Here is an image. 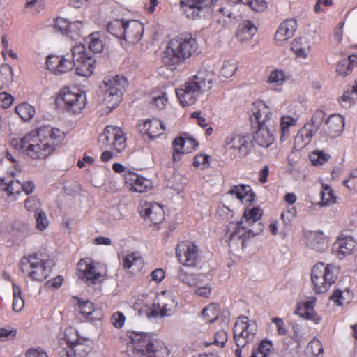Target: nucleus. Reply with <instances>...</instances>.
<instances>
[{
    "mask_svg": "<svg viewBox=\"0 0 357 357\" xmlns=\"http://www.w3.org/2000/svg\"><path fill=\"white\" fill-rule=\"evenodd\" d=\"M64 138L65 134L60 129L44 125L21 138L11 139L10 146L33 160H43L62 144Z\"/></svg>",
    "mask_w": 357,
    "mask_h": 357,
    "instance_id": "nucleus-1",
    "label": "nucleus"
},
{
    "mask_svg": "<svg viewBox=\"0 0 357 357\" xmlns=\"http://www.w3.org/2000/svg\"><path fill=\"white\" fill-rule=\"evenodd\" d=\"M199 52L196 36L190 32H183L168 41L162 52V61L169 67L176 68Z\"/></svg>",
    "mask_w": 357,
    "mask_h": 357,
    "instance_id": "nucleus-2",
    "label": "nucleus"
},
{
    "mask_svg": "<svg viewBox=\"0 0 357 357\" xmlns=\"http://www.w3.org/2000/svg\"><path fill=\"white\" fill-rule=\"evenodd\" d=\"M132 357H168L165 342L151 333L131 332L129 336Z\"/></svg>",
    "mask_w": 357,
    "mask_h": 357,
    "instance_id": "nucleus-3",
    "label": "nucleus"
},
{
    "mask_svg": "<svg viewBox=\"0 0 357 357\" xmlns=\"http://www.w3.org/2000/svg\"><path fill=\"white\" fill-rule=\"evenodd\" d=\"M108 32L130 44L138 43L144 33L143 24L136 20L114 19L107 24Z\"/></svg>",
    "mask_w": 357,
    "mask_h": 357,
    "instance_id": "nucleus-4",
    "label": "nucleus"
},
{
    "mask_svg": "<svg viewBox=\"0 0 357 357\" xmlns=\"http://www.w3.org/2000/svg\"><path fill=\"white\" fill-rule=\"evenodd\" d=\"M338 268L333 264L318 262L311 270V282L313 291L317 294L327 292L337 278Z\"/></svg>",
    "mask_w": 357,
    "mask_h": 357,
    "instance_id": "nucleus-5",
    "label": "nucleus"
},
{
    "mask_svg": "<svg viewBox=\"0 0 357 357\" xmlns=\"http://www.w3.org/2000/svg\"><path fill=\"white\" fill-rule=\"evenodd\" d=\"M259 233L254 227H250L243 221L229 222L225 228L224 238L232 250H243L247 241Z\"/></svg>",
    "mask_w": 357,
    "mask_h": 357,
    "instance_id": "nucleus-6",
    "label": "nucleus"
},
{
    "mask_svg": "<svg viewBox=\"0 0 357 357\" xmlns=\"http://www.w3.org/2000/svg\"><path fill=\"white\" fill-rule=\"evenodd\" d=\"M48 261L39 257L38 254H29L23 256L20 261L22 273L32 281L43 282L50 275L47 267Z\"/></svg>",
    "mask_w": 357,
    "mask_h": 357,
    "instance_id": "nucleus-7",
    "label": "nucleus"
},
{
    "mask_svg": "<svg viewBox=\"0 0 357 357\" xmlns=\"http://www.w3.org/2000/svg\"><path fill=\"white\" fill-rule=\"evenodd\" d=\"M102 84L105 91L102 102L111 111L121 101L123 90L128 84L127 79L123 76L116 75L112 78H105Z\"/></svg>",
    "mask_w": 357,
    "mask_h": 357,
    "instance_id": "nucleus-8",
    "label": "nucleus"
},
{
    "mask_svg": "<svg viewBox=\"0 0 357 357\" xmlns=\"http://www.w3.org/2000/svg\"><path fill=\"white\" fill-rule=\"evenodd\" d=\"M62 103L66 112L72 114H79L86 104V94L78 89L73 91L69 87H63L55 98V104Z\"/></svg>",
    "mask_w": 357,
    "mask_h": 357,
    "instance_id": "nucleus-9",
    "label": "nucleus"
},
{
    "mask_svg": "<svg viewBox=\"0 0 357 357\" xmlns=\"http://www.w3.org/2000/svg\"><path fill=\"white\" fill-rule=\"evenodd\" d=\"M73 64L77 75L89 77L93 74L96 67L93 56L86 52L85 46L79 44L72 48Z\"/></svg>",
    "mask_w": 357,
    "mask_h": 357,
    "instance_id": "nucleus-10",
    "label": "nucleus"
},
{
    "mask_svg": "<svg viewBox=\"0 0 357 357\" xmlns=\"http://www.w3.org/2000/svg\"><path fill=\"white\" fill-rule=\"evenodd\" d=\"M257 332V325L245 316L239 317L234 327V338L236 346L244 347L252 342Z\"/></svg>",
    "mask_w": 357,
    "mask_h": 357,
    "instance_id": "nucleus-11",
    "label": "nucleus"
},
{
    "mask_svg": "<svg viewBox=\"0 0 357 357\" xmlns=\"http://www.w3.org/2000/svg\"><path fill=\"white\" fill-rule=\"evenodd\" d=\"M98 142L105 148H109L116 153H121L126 147V138L119 127L107 126L100 135Z\"/></svg>",
    "mask_w": 357,
    "mask_h": 357,
    "instance_id": "nucleus-12",
    "label": "nucleus"
},
{
    "mask_svg": "<svg viewBox=\"0 0 357 357\" xmlns=\"http://www.w3.org/2000/svg\"><path fill=\"white\" fill-rule=\"evenodd\" d=\"M252 112L250 121L253 128H275L272 110L264 102L257 101L254 102Z\"/></svg>",
    "mask_w": 357,
    "mask_h": 357,
    "instance_id": "nucleus-13",
    "label": "nucleus"
},
{
    "mask_svg": "<svg viewBox=\"0 0 357 357\" xmlns=\"http://www.w3.org/2000/svg\"><path fill=\"white\" fill-rule=\"evenodd\" d=\"M178 261L185 266L194 267L197 264L199 254V248L193 242H180L176 249Z\"/></svg>",
    "mask_w": 357,
    "mask_h": 357,
    "instance_id": "nucleus-14",
    "label": "nucleus"
},
{
    "mask_svg": "<svg viewBox=\"0 0 357 357\" xmlns=\"http://www.w3.org/2000/svg\"><path fill=\"white\" fill-rule=\"evenodd\" d=\"M138 212L144 220L153 225L160 224L165 219L163 206L155 202L141 201L138 206Z\"/></svg>",
    "mask_w": 357,
    "mask_h": 357,
    "instance_id": "nucleus-15",
    "label": "nucleus"
},
{
    "mask_svg": "<svg viewBox=\"0 0 357 357\" xmlns=\"http://www.w3.org/2000/svg\"><path fill=\"white\" fill-rule=\"evenodd\" d=\"M177 306L176 300L170 294L162 292L158 296L148 313L150 317H165L171 315Z\"/></svg>",
    "mask_w": 357,
    "mask_h": 357,
    "instance_id": "nucleus-16",
    "label": "nucleus"
},
{
    "mask_svg": "<svg viewBox=\"0 0 357 357\" xmlns=\"http://www.w3.org/2000/svg\"><path fill=\"white\" fill-rule=\"evenodd\" d=\"M36 186L33 181H27L21 183L13 178H0V190L5 192L8 197H16L23 191L29 195L35 190Z\"/></svg>",
    "mask_w": 357,
    "mask_h": 357,
    "instance_id": "nucleus-17",
    "label": "nucleus"
},
{
    "mask_svg": "<svg viewBox=\"0 0 357 357\" xmlns=\"http://www.w3.org/2000/svg\"><path fill=\"white\" fill-rule=\"evenodd\" d=\"M79 278L87 285H96L102 280V275L91 259H81L77 263Z\"/></svg>",
    "mask_w": 357,
    "mask_h": 357,
    "instance_id": "nucleus-18",
    "label": "nucleus"
},
{
    "mask_svg": "<svg viewBox=\"0 0 357 357\" xmlns=\"http://www.w3.org/2000/svg\"><path fill=\"white\" fill-rule=\"evenodd\" d=\"M225 146L226 149L234 157L244 156L249 153L250 138L248 135H234L227 137Z\"/></svg>",
    "mask_w": 357,
    "mask_h": 357,
    "instance_id": "nucleus-19",
    "label": "nucleus"
},
{
    "mask_svg": "<svg viewBox=\"0 0 357 357\" xmlns=\"http://www.w3.org/2000/svg\"><path fill=\"white\" fill-rule=\"evenodd\" d=\"M137 128L143 137L146 136L149 139L158 137L165 130L164 123L155 118L139 120L137 124Z\"/></svg>",
    "mask_w": 357,
    "mask_h": 357,
    "instance_id": "nucleus-20",
    "label": "nucleus"
},
{
    "mask_svg": "<svg viewBox=\"0 0 357 357\" xmlns=\"http://www.w3.org/2000/svg\"><path fill=\"white\" fill-rule=\"evenodd\" d=\"M125 185L131 192H145L152 188V181L135 172H128L124 176Z\"/></svg>",
    "mask_w": 357,
    "mask_h": 357,
    "instance_id": "nucleus-21",
    "label": "nucleus"
},
{
    "mask_svg": "<svg viewBox=\"0 0 357 357\" xmlns=\"http://www.w3.org/2000/svg\"><path fill=\"white\" fill-rule=\"evenodd\" d=\"M188 81L200 93H204L213 87L215 75L213 71L206 68H200L195 75L189 78Z\"/></svg>",
    "mask_w": 357,
    "mask_h": 357,
    "instance_id": "nucleus-22",
    "label": "nucleus"
},
{
    "mask_svg": "<svg viewBox=\"0 0 357 357\" xmlns=\"http://www.w3.org/2000/svg\"><path fill=\"white\" fill-rule=\"evenodd\" d=\"M198 145L197 141L192 137L181 136L176 137L172 142L174 160H180L182 155L195 151Z\"/></svg>",
    "mask_w": 357,
    "mask_h": 357,
    "instance_id": "nucleus-23",
    "label": "nucleus"
},
{
    "mask_svg": "<svg viewBox=\"0 0 357 357\" xmlns=\"http://www.w3.org/2000/svg\"><path fill=\"white\" fill-rule=\"evenodd\" d=\"M298 27L296 20L286 19L281 22L275 33L274 39L278 43H284L293 38Z\"/></svg>",
    "mask_w": 357,
    "mask_h": 357,
    "instance_id": "nucleus-24",
    "label": "nucleus"
},
{
    "mask_svg": "<svg viewBox=\"0 0 357 357\" xmlns=\"http://www.w3.org/2000/svg\"><path fill=\"white\" fill-rule=\"evenodd\" d=\"M46 66L54 75H61L73 68L72 61L57 55L48 56Z\"/></svg>",
    "mask_w": 357,
    "mask_h": 357,
    "instance_id": "nucleus-25",
    "label": "nucleus"
},
{
    "mask_svg": "<svg viewBox=\"0 0 357 357\" xmlns=\"http://www.w3.org/2000/svg\"><path fill=\"white\" fill-rule=\"evenodd\" d=\"M315 132L316 130L312 123L305 124L294 137V149L297 151H301L310 144Z\"/></svg>",
    "mask_w": 357,
    "mask_h": 357,
    "instance_id": "nucleus-26",
    "label": "nucleus"
},
{
    "mask_svg": "<svg viewBox=\"0 0 357 357\" xmlns=\"http://www.w3.org/2000/svg\"><path fill=\"white\" fill-rule=\"evenodd\" d=\"M176 93L181 104L185 107L192 105L197 101L200 91L188 81L184 84V89H177Z\"/></svg>",
    "mask_w": 357,
    "mask_h": 357,
    "instance_id": "nucleus-27",
    "label": "nucleus"
},
{
    "mask_svg": "<svg viewBox=\"0 0 357 357\" xmlns=\"http://www.w3.org/2000/svg\"><path fill=\"white\" fill-rule=\"evenodd\" d=\"M229 195L234 196L243 204L251 203L254 201L255 195L249 185L239 184L231 187Z\"/></svg>",
    "mask_w": 357,
    "mask_h": 357,
    "instance_id": "nucleus-28",
    "label": "nucleus"
},
{
    "mask_svg": "<svg viewBox=\"0 0 357 357\" xmlns=\"http://www.w3.org/2000/svg\"><path fill=\"white\" fill-rule=\"evenodd\" d=\"M253 135L255 142L261 147H268L274 142L275 128L258 127Z\"/></svg>",
    "mask_w": 357,
    "mask_h": 357,
    "instance_id": "nucleus-29",
    "label": "nucleus"
},
{
    "mask_svg": "<svg viewBox=\"0 0 357 357\" xmlns=\"http://www.w3.org/2000/svg\"><path fill=\"white\" fill-rule=\"evenodd\" d=\"M326 132L331 137L339 136L344 128V119L342 116L333 114L329 116L326 121Z\"/></svg>",
    "mask_w": 357,
    "mask_h": 357,
    "instance_id": "nucleus-30",
    "label": "nucleus"
},
{
    "mask_svg": "<svg viewBox=\"0 0 357 357\" xmlns=\"http://www.w3.org/2000/svg\"><path fill=\"white\" fill-rule=\"evenodd\" d=\"M356 241L353 237L350 236H344L341 234L338 236L337 240L333 244L334 248H337V255H342V256H347L353 252L356 247Z\"/></svg>",
    "mask_w": 357,
    "mask_h": 357,
    "instance_id": "nucleus-31",
    "label": "nucleus"
},
{
    "mask_svg": "<svg viewBox=\"0 0 357 357\" xmlns=\"http://www.w3.org/2000/svg\"><path fill=\"white\" fill-rule=\"evenodd\" d=\"M79 311L86 319L90 321L101 320L103 317L102 311L95 308L93 303L89 301L79 303Z\"/></svg>",
    "mask_w": 357,
    "mask_h": 357,
    "instance_id": "nucleus-32",
    "label": "nucleus"
},
{
    "mask_svg": "<svg viewBox=\"0 0 357 357\" xmlns=\"http://www.w3.org/2000/svg\"><path fill=\"white\" fill-rule=\"evenodd\" d=\"M122 264L123 268L128 269L132 274L140 272L144 267L142 257L136 252L125 256L122 259Z\"/></svg>",
    "mask_w": 357,
    "mask_h": 357,
    "instance_id": "nucleus-33",
    "label": "nucleus"
},
{
    "mask_svg": "<svg viewBox=\"0 0 357 357\" xmlns=\"http://www.w3.org/2000/svg\"><path fill=\"white\" fill-rule=\"evenodd\" d=\"M314 300L299 303L296 307V313L306 319L312 320L316 324L319 323L321 319L314 311Z\"/></svg>",
    "mask_w": 357,
    "mask_h": 357,
    "instance_id": "nucleus-34",
    "label": "nucleus"
},
{
    "mask_svg": "<svg viewBox=\"0 0 357 357\" xmlns=\"http://www.w3.org/2000/svg\"><path fill=\"white\" fill-rule=\"evenodd\" d=\"M310 247L318 252H323L327 248L328 238L322 231H310L307 235Z\"/></svg>",
    "mask_w": 357,
    "mask_h": 357,
    "instance_id": "nucleus-35",
    "label": "nucleus"
},
{
    "mask_svg": "<svg viewBox=\"0 0 357 357\" xmlns=\"http://www.w3.org/2000/svg\"><path fill=\"white\" fill-rule=\"evenodd\" d=\"M257 28L251 21L240 24L236 32V36L241 42L250 40L257 32Z\"/></svg>",
    "mask_w": 357,
    "mask_h": 357,
    "instance_id": "nucleus-36",
    "label": "nucleus"
},
{
    "mask_svg": "<svg viewBox=\"0 0 357 357\" xmlns=\"http://www.w3.org/2000/svg\"><path fill=\"white\" fill-rule=\"evenodd\" d=\"M181 9L186 17L190 20L200 17V13L204 10V8L200 7L195 0L181 1Z\"/></svg>",
    "mask_w": 357,
    "mask_h": 357,
    "instance_id": "nucleus-37",
    "label": "nucleus"
},
{
    "mask_svg": "<svg viewBox=\"0 0 357 357\" xmlns=\"http://www.w3.org/2000/svg\"><path fill=\"white\" fill-rule=\"evenodd\" d=\"M168 102L167 93L160 89H153L149 94V104L158 109H163Z\"/></svg>",
    "mask_w": 357,
    "mask_h": 357,
    "instance_id": "nucleus-38",
    "label": "nucleus"
},
{
    "mask_svg": "<svg viewBox=\"0 0 357 357\" xmlns=\"http://www.w3.org/2000/svg\"><path fill=\"white\" fill-rule=\"evenodd\" d=\"M263 211L259 207H246L243 211L241 221L250 227H254V225L261 219Z\"/></svg>",
    "mask_w": 357,
    "mask_h": 357,
    "instance_id": "nucleus-39",
    "label": "nucleus"
},
{
    "mask_svg": "<svg viewBox=\"0 0 357 357\" xmlns=\"http://www.w3.org/2000/svg\"><path fill=\"white\" fill-rule=\"evenodd\" d=\"M353 293L348 289L342 291L336 289L330 296V299L337 306L349 303L353 299Z\"/></svg>",
    "mask_w": 357,
    "mask_h": 357,
    "instance_id": "nucleus-40",
    "label": "nucleus"
},
{
    "mask_svg": "<svg viewBox=\"0 0 357 357\" xmlns=\"http://www.w3.org/2000/svg\"><path fill=\"white\" fill-rule=\"evenodd\" d=\"M321 206H330L336 203L337 197L330 185L328 184L321 185Z\"/></svg>",
    "mask_w": 357,
    "mask_h": 357,
    "instance_id": "nucleus-41",
    "label": "nucleus"
},
{
    "mask_svg": "<svg viewBox=\"0 0 357 357\" xmlns=\"http://www.w3.org/2000/svg\"><path fill=\"white\" fill-rule=\"evenodd\" d=\"M15 113L24 121H29L35 114V108L27 102H22L15 107Z\"/></svg>",
    "mask_w": 357,
    "mask_h": 357,
    "instance_id": "nucleus-42",
    "label": "nucleus"
},
{
    "mask_svg": "<svg viewBox=\"0 0 357 357\" xmlns=\"http://www.w3.org/2000/svg\"><path fill=\"white\" fill-rule=\"evenodd\" d=\"M220 308L215 303H211L202 310V317L206 323H212L215 321L220 314Z\"/></svg>",
    "mask_w": 357,
    "mask_h": 357,
    "instance_id": "nucleus-43",
    "label": "nucleus"
},
{
    "mask_svg": "<svg viewBox=\"0 0 357 357\" xmlns=\"http://www.w3.org/2000/svg\"><path fill=\"white\" fill-rule=\"evenodd\" d=\"M200 275L195 273H188L183 269H181L178 273V280L189 287H197L199 283Z\"/></svg>",
    "mask_w": 357,
    "mask_h": 357,
    "instance_id": "nucleus-44",
    "label": "nucleus"
},
{
    "mask_svg": "<svg viewBox=\"0 0 357 357\" xmlns=\"http://www.w3.org/2000/svg\"><path fill=\"white\" fill-rule=\"evenodd\" d=\"M291 50L297 57L306 59L310 52V46L303 45L301 38H296L291 44Z\"/></svg>",
    "mask_w": 357,
    "mask_h": 357,
    "instance_id": "nucleus-45",
    "label": "nucleus"
},
{
    "mask_svg": "<svg viewBox=\"0 0 357 357\" xmlns=\"http://www.w3.org/2000/svg\"><path fill=\"white\" fill-rule=\"evenodd\" d=\"M273 345L270 341L263 340L253 349L250 357H268L271 353Z\"/></svg>",
    "mask_w": 357,
    "mask_h": 357,
    "instance_id": "nucleus-46",
    "label": "nucleus"
},
{
    "mask_svg": "<svg viewBox=\"0 0 357 357\" xmlns=\"http://www.w3.org/2000/svg\"><path fill=\"white\" fill-rule=\"evenodd\" d=\"M234 3L248 6L253 11L261 13L267 8V2L265 0H232Z\"/></svg>",
    "mask_w": 357,
    "mask_h": 357,
    "instance_id": "nucleus-47",
    "label": "nucleus"
},
{
    "mask_svg": "<svg viewBox=\"0 0 357 357\" xmlns=\"http://www.w3.org/2000/svg\"><path fill=\"white\" fill-rule=\"evenodd\" d=\"M88 47L94 53H99L102 51L104 45L101 39V35L99 33H92L89 36Z\"/></svg>",
    "mask_w": 357,
    "mask_h": 357,
    "instance_id": "nucleus-48",
    "label": "nucleus"
},
{
    "mask_svg": "<svg viewBox=\"0 0 357 357\" xmlns=\"http://www.w3.org/2000/svg\"><path fill=\"white\" fill-rule=\"evenodd\" d=\"M13 310L15 312H20L24 306V301L21 296V288L17 284H13Z\"/></svg>",
    "mask_w": 357,
    "mask_h": 357,
    "instance_id": "nucleus-49",
    "label": "nucleus"
},
{
    "mask_svg": "<svg viewBox=\"0 0 357 357\" xmlns=\"http://www.w3.org/2000/svg\"><path fill=\"white\" fill-rule=\"evenodd\" d=\"M337 101L342 107L349 109L355 105L357 98L351 90H347L338 98Z\"/></svg>",
    "mask_w": 357,
    "mask_h": 357,
    "instance_id": "nucleus-50",
    "label": "nucleus"
},
{
    "mask_svg": "<svg viewBox=\"0 0 357 357\" xmlns=\"http://www.w3.org/2000/svg\"><path fill=\"white\" fill-rule=\"evenodd\" d=\"M331 156L322 151L316 150L310 155V160L314 166L323 165L328 162Z\"/></svg>",
    "mask_w": 357,
    "mask_h": 357,
    "instance_id": "nucleus-51",
    "label": "nucleus"
},
{
    "mask_svg": "<svg viewBox=\"0 0 357 357\" xmlns=\"http://www.w3.org/2000/svg\"><path fill=\"white\" fill-rule=\"evenodd\" d=\"M296 124V120L289 116H284L281 118L280 121V130H281V139H283L284 137L289 135V128L294 126Z\"/></svg>",
    "mask_w": 357,
    "mask_h": 357,
    "instance_id": "nucleus-52",
    "label": "nucleus"
},
{
    "mask_svg": "<svg viewBox=\"0 0 357 357\" xmlns=\"http://www.w3.org/2000/svg\"><path fill=\"white\" fill-rule=\"evenodd\" d=\"M286 79V73L284 70L275 69L268 77V83L273 84L275 86H281Z\"/></svg>",
    "mask_w": 357,
    "mask_h": 357,
    "instance_id": "nucleus-53",
    "label": "nucleus"
},
{
    "mask_svg": "<svg viewBox=\"0 0 357 357\" xmlns=\"http://www.w3.org/2000/svg\"><path fill=\"white\" fill-rule=\"evenodd\" d=\"M82 28L83 24L81 21L70 22L66 35L75 39L81 35Z\"/></svg>",
    "mask_w": 357,
    "mask_h": 357,
    "instance_id": "nucleus-54",
    "label": "nucleus"
},
{
    "mask_svg": "<svg viewBox=\"0 0 357 357\" xmlns=\"http://www.w3.org/2000/svg\"><path fill=\"white\" fill-rule=\"evenodd\" d=\"M36 227L40 231H44L49 225L47 215L42 210L36 211L35 213Z\"/></svg>",
    "mask_w": 357,
    "mask_h": 357,
    "instance_id": "nucleus-55",
    "label": "nucleus"
},
{
    "mask_svg": "<svg viewBox=\"0 0 357 357\" xmlns=\"http://www.w3.org/2000/svg\"><path fill=\"white\" fill-rule=\"evenodd\" d=\"M193 165L200 169H207L210 166V156L206 154H197L194 158Z\"/></svg>",
    "mask_w": 357,
    "mask_h": 357,
    "instance_id": "nucleus-56",
    "label": "nucleus"
},
{
    "mask_svg": "<svg viewBox=\"0 0 357 357\" xmlns=\"http://www.w3.org/2000/svg\"><path fill=\"white\" fill-rule=\"evenodd\" d=\"M17 329L10 328H0V341L2 342L14 340L17 336Z\"/></svg>",
    "mask_w": 357,
    "mask_h": 357,
    "instance_id": "nucleus-57",
    "label": "nucleus"
},
{
    "mask_svg": "<svg viewBox=\"0 0 357 357\" xmlns=\"http://www.w3.org/2000/svg\"><path fill=\"white\" fill-rule=\"evenodd\" d=\"M307 350L312 355L318 356L324 352V347L321 342L316 338L312 339L307 345Z\"/></svg>",
    "mask_w": 357,
    "mask_h": 357,
    "instance_id": "nucleus-58",
    "label": "nucleus"
},
{
    "mask_svg": "<svg viewBox=\"0 0 357 357\" xmlns=\"http://www.w3.org/2000/svg\"><path fill=\"white\" fill-rule=\"evenodd\" d=\"M227 341V334L225 331H218L214 335V341L211 343H206V345L215 344L220 348L223 347Z\"/></svg>",
    "mask_w": 357,
    "mask_h": 357,
    "instance_id": "nucleus-59",
    "label": "nucleus"
},
{
    "mask_svg": "<svg viewBox=\"0 0 357 357\" xmlns=\"http://www.w3.org/2000/svg\"><path fill=\"white\" fill-rule=\"evenodd\" d=\"M236 70V66L234 63L229 61L223 63L220 68V75L226 78L231 77Z\"/></svg>",
    "mask_w": 357,
    "mask_h": 357,
    "instance_id": "nucleus-60",
    "label": "nucleus"
},
{
    "mask_svg": "<svg viewBox=\"0 0 357 357\" xmlns=\"http://www.w3.org/2000/svg\"><path fill=\"white\" fill-rule=\"evenodd\" d=\"M112 324L116 328H121L126 321L125 315L120 311L114 312L110 318Z\"/></svg>",
    "mask_w": 357,
    "mask_h": 357,
    "instance_id": "nucleus-61",
    "label": "nucleus"
},
{
    "mask_svg": "<svg viewBox=\"0 0 357 357\" xmlns=\"http://www.w3.org/2000/svg\"><path fill=\"white\" fill-rule=\"evenodd\" d=\"M336 72L342 76H346L352 72V68L347 59H343L338 62L336 68Z\"/></svg>",
    "mask_w": 357,
    "mask_h": 357,
    "instance_id": "nucleus-62",
    "label": "nucleus"
},
{
    "mask_svg": "<svg viewBox=\"0 0 357 357\" xmlns=\"http://www.w3.org/2000/svg\"><path fill=\"white\" fill-rule=\"evenodd\" d=\"M70 21L63 17H56L54 20V26L63 35H66Z\"/></svg>",
    "mask_w": 357,
    "mask_h": 357,
    "instance_id": "nucleus-63",
    "label": "nucleus"
},
{
    "mask_svg": "<svg viewBox=\"0 0 357 357\" xmlns=\"http://www.w3.org/2000/svg\"><path fill=\"white\" fill-rule=\"evenodd\" d=\"M40 199L36 196L29 197L24 201V207L29 211H39Z\"/></svg>",
    "mask_w": 357,
    "mask_h": 357,
    "instance_id": "nucleus-64",
    "label": "nucleus"
}]
</instances>
